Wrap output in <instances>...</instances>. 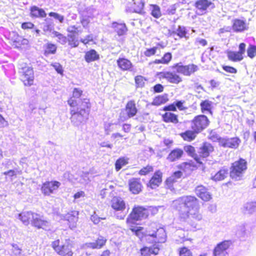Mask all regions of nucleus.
<instances>
[{
	"instance_id": "f257e3e1",
	"label": "nucleus",
	"mask_w": 256,
	"mask_h": 256,
	"mask_svg": "<svg viewBox=\"0 0 256 256\" xmlns=\"http://www.w3.org/2000/svg\"><path fill=\"white\" fill-rule=\"evenodd\" d=\"M172 207L178 212L180 218L182 221L188 222L193 218L200 220L202 216L198 212L199 204L198 200L194 196H182L174 200Z\"/></svg>"
},
{
	"instance_id": "f03ea898",
	"label": "nucleus",
	"mask_w": 256,
	"mask_h": 256,
	"mask_svg": "<svg viewBox=\"0 0 256 256\" xmlns=\"http://www.w3.org/2000/svg\"><path fill=\"white\" fill-rule=\"evenodd\" d=\"M70 120L73 126H79L88 118L90 104L88 99H84L78 106H70Z\"/></svg>"
},
{
	"instance_id": "7ed1b4c3",
	"label": "nucleus",
	"mask_w": 256,
	"mask_h": 256,
	"mask_svg": "<svg viewBox=\"0 0 256 256\" xmlns=\"http://www.w3.org/2000/svg\"><path fill=\"white\" fill-rule=\"evenodd\" d=\"M247 168V162L244 159L240 158L234 162L230 168V176L234 180H240L244 177Z\"/></svg>"
},
{
	"instance_id": "20e7f679",
	"label": "nucleus",
	"mask_w": 256,
	"mask_h": 256,
	"mask_svg": "<svg viewBox=\"0 0 256 256\" xmlns=\"http://www.w3.org/2000/svg\"><path fill=\"white\" fill-rule=\"evenodd\" d=\"M18 73L20 78L24 84L30 86L34 83V74L32 68L28 66L26 63H19L18 65Z\"/></svg>"
},
{
	"instance_id": "39448f33",
	"label": "nucleus",
	"mask_w": 256,
	"mask_h": 256,
	"mask_svg": "<svg viewBox=\"0 0 256 256\" xmlns=\"http://www.w3.org/2000/svg\"><path fill=\"white\" fill-rule=\"evenodd\" d=\"M74 246V242L70 239L66 240L65 242L60 244V240L53 242L52 246L59 254L64 256H72L73 252L72 250Z\"/></svg>"
},
{
	"instance_id": "423d86ee",
	"label": "nucleus",
	"mask_w": 256,
	"mask_h": 256,
	"mask_svg": "<svg viewBox=\"0 0 256 256\" xmlns=\"http://www.w3.org/2000/svg\"><path fill=\"white\" fill-rule=\"evenodd\" d=\"M210 124V120L206 116L203 114L197 116L192 121V129L198 134L206 129Z\"/></svg>"
},
{
	"instance_id": "0eeeda50",
	"label": "nucleus",
	"mask_w": 256,
	"mask_h": 256,
	"mask_svg": "<svg viewBox=\"0 0 256 256\" xmlns=\"http://www.w3.org/2000/svg\"><path fill=\"white\" fill-rule=\"evenodd\" d=\"M148 216V212L146 208L142 206L134 207L132 212L127 218L128 222H132V220H138L146 218Z\"/></svg>"
},
{
	"instance_id": "6e6552de",
	"label": "nucleus",
	"mask_w": 256,
	"mask_h": 256,
	"mask_svg": "<svg viewBox=\"0 0 256 256\" xmlns=\"http://www.w3.org/2000/svg\"><path fill=\"white\" fill-rule=\"evenodd\" d=\"M196 8V13L198 15H202L215 8L214 4L210 0H197L194 4Z\"/></svg>"
},
{
	"instance_id": "1a4fd4ad",
	"label": "nucleus",
	"mask_w": 256,
	"mask_h": 256,
	"mask_svg": "<svg viewBox=\"0 0 256 256\" xmlns=\"http://www.w3.org/2000/svg\"><path fill=\"white\" fill-rule=\"evenodd\" d=\"M112 207L116 211H120V214H116L118 219H124L126 215V212L124 210L126 208V203L124 200L118 196H114L111 201Z\"/></svg>"
},
{
	"instance_id": "9d476101",
	"label": "nucleus",
	"mask_w": 256,
	"mask_h": 256,
	"mask_svg": "<svg viewBox=\"0 0 256 256\" xmlns=\"http://www.w3.org/2000/svg\"><path fill=\"white\" fill-rule=\"evenodd\" d=\"M217 140L220 146L234 149L238 148L241 142L240 140L238 137L219 136L217 138Z\"/></svg>"
},
{
	"instance_id": "9b49d317",
	"label": "nucleus",
	"mask_w": 256,
	"mask_h": 256,
	"mask_svg": "<svg viewBox=\"0 0 256 256\" xmlns=\"http://www.w3.org/2000/svg\"><path fill=\"white\" fill-rule=\"evenodd\" d=\"M172 68L176 69L178 73L182 74L186 76H190L199 70L198 66L196 64H189L184 66L181 62L174 64L172 66Z\"/></svg>"
},
{
	"instance_id": "f8f14e48",
	"label": "nucleus",
	"mask_w": 256,
	"mask_h": 256,
	"mask_svg": "<svg viewBox=\"0 0 256 256\" xmlns=\"http://www.w3.org/2000/svg\"><path fill=\"white\" fill-rule=\"evenodd\" d=\"M106 240L104 237L100 236L96 240L93 242H86L83 244L80 248L86 251V255H90L91 252L90 250L100 249L106 244Z\"/></svg>"
},
{
	"instance_id": "ddd939ff",
	"label": "nucleus",
	"mask_w": 256,
	"mask_h": 256,
	"mask_svg": "<svg viewBox=\"0 0 256 256\" xmlns=\"http://www.w3.org/2000/svg\"><path fill=\"white\" fill-rule=\"evenodd\" d=\"M61 184L56 180L47 181L43 183L41 191L44 196H49L56 193Z\"/></svg>"
},
{
	"instance_id": "4468645a",
	"label": "nucleus",
	"mask_w": 256,
	"mask_h": 256,
	"mask_svg": "<svg viewBox=\"0 0 256 256\" xmlns=\"http://www.w3.org/2000/svg\"><path fill=\"white\" fill-rule=\"evenodd\" d=\"M31 224L38 229L42 228L45 230H50L51 228L50 222L36 213L34 214Z\"/></svg>"
},
{
	"instance_id": "2eb2a0df",
	"label": "nucleus",
	"mask_w": 256,
	"mask_h": 256,
	"mask_svg": "<svg viewBox=\"0 0 256 256\" xmlns=\"http://www.w3.org/2000/svg\"><path fill=\"white\" fill-rule=\"evenodd\" d=\"M78 212L72 210L68 212L66 214H62L60 216V218L62 220H66L68 222V224L69 228L71 230H73L76 227L77 222L78 219Z\"/></svg>"
},
{
	"instance_id": "dca6fc26",
	"label": "nucleus",
	"mask_w": 256,
	"mask_h": 256,
	"mask_svg": "<svg viewBox=\"0 0 256 256\" xmlns=\"http://www.w3.org/2000/svg\"><path fill=\"white\" fill-rule=\"evenodd\" d=\"M232 240H224L218 244L213 250L212 256H226L227 250L232 244Z\"/></svg>"
},
{
	"instance_id": "f3484780",
	"label": "nucleus",
	"mask_w": 256,
	"mask_h": 256,
	"mask_svg": "<svg viewBox=\"0 0 256 256\" xmlns=\"http://www.w3.org/2000/svg\"><path fill=\"white\" fill-rule=\"evenodd\" d=\"M214 150V148L211 144L208 142H204L198 148L197 154L202 162V160L208 157L210 154L213 152Z\"/></svg>"
},
{
	"instance_id": "a211bd4d",
	"label": "nucleus",
	"mask_w": 256,
	"mask_h": 256,
	"mask_svg": "<svg viewBox=\"0 0 256 256\" xmlns=\"http://www.w3.org/2000/svg\"><path fill=\"white\" fill-rule=\"evenodd\" d=\"M232 28L236 32H242L248 29V24L246 20L234 18L232 20Z\"/></svg>"
},
{
	"instance_id": "6ab92c4d",
	"label": "nucleus",
	"mask_w": 256,
	"mask_h": 256,
	"mask_svg": "<svg viewBox=\"0 0 256 256\" xmlns=\"http://www.w3.org/2000/svg\"><path fill=\"white\" fill-rule=\"evenodd\" d=\"M82 90L79 88H74L72 92V96L68 100V104L70 106H78L79 104H81L82 102L85 99L80 98L82 95Z\"/></svg>"
},
{
	"instance_id": "aec40b11",
	"label": "nucleus",
	"mask_w": 256,
	"mask_h": 256,
	"mask_svg": "<svg viewBox=\"0 0 256 256\" xmlns=\"http://www.w3.org/2000/svg\"><path fill=\"white\" fill-rule=\"evenodd\" d=\"M162 172L160 170L156 172L147 184V186L151 189L158 188L162 182Z\"/></svg>"
},
{
	"instance_id": "412c9836",
	"label": "nucleus",
	"mask_w": 256,
	"mask_h": 256,
	"mask_svg": "<svg viewBox=\"0 0 256 256\" xmlns=\"http://www.w3.org/2000/svg\"><path fill=\"white\" fill-rule=\"evenodd\" d=\"M195 192L197 196L204 201L207 202L212 198V196L208 189L202 185L198 186L196 188Z\"/></svg>"
},
{
	"instance_id": "4be33fe9",
	"label": "nucleus",
	"mask_w": 256,
	"mask_h": 256,
	"mask_svg": "<svg viewBox=\"0 0 256 256\" xmlns=\"http://www.w3.org/2000/svg\"><path fill=\"white\" fill-rule=\"evenodd\" d=\"M130 190L134 194H138L141 191L142 188L140 179L132 178L128 180Z\"/></svg>"
},
{
	"instance_id": "5701e85b",
	"label": "nucleus",
	"mask_w": 256,
	"mask_h": 256,
	"mask_svg": "<svg viewBox=\"0 0 256 256\" xmlns=\"http://www.w3.org/2000/svg\"><path fill=\"white\" fill-rule=\"evenodd\" d=\"M42 30L47 34H49L52 36L54 35V24L53 20L50 18H46L44 22L42 24Z\"/></svg>"
},
{
	"instance_id": "b1692460",
	"label": "nucleus",
	"mask_w": 256,
	"mask_h": 256,
	"mask_svg": "<svg viewBox=\"0 0 256 256\" xmlns=\"http://www.w3.org/2000/svg\"><path fill=\"white\" fill-rule=\"evenodd\" d=\"M126 111L127 115L124 118V120L134 116L138 112L134 100H130L128 102L126 106Z\"/></svg>"
},
{
	"instance_id": "393cba45",
	"label": "nucleus",
	"mask_w": 256,
	"mask_h": 256,
	"mask_svg": "<svg viewBox=\"0 0 256 256\" xmlns=\"http://www.w3.org/2000/svg\"><path fill=\"white\" fill-rule=\"evenodd\" d=\"M152 232L155 238L157 244L165 242L166 235L165 230L163 228H156V230H154Z\"/></svg>"
},
{
	"instance_id": "a878e982",
	"label": "nucleus",
	"mask_w": 256,
	"mask_h": 256,
	"mask_svg": "<svg viewBox=\"0 0 256 256\" xmlns=\"http://www.w3.org/2000/svg\"><path fill=\"white\" fill-rule=\"evenodd\" d=\"M118 66L122 70L132 71L133 66L131 62L126 58H119L116 61Z\"/></svg>"
},
{
	"instance_id": "bb28decb",
	"label": "nucleus",
	"mask_w": 256,
	"mask_h": 256,
	"mask_svg": "<svg viewBox=\"0 0 256 256\" xmlns=\"http://www.w3.org/2000/svg\"><path fill=\"white\" fill-rule=\"evenodd\" d=\"M30 16L35 18H44L46 16V14L44 9L34 6L30 8Z\"/></svg>"
},
{
	"instance_id": "cd10ccee",
	"label": "nucleus",
	"mask_w": 256,
	"mask_h": 256,
	"mask_svg": "<svg viewBox=\"0 0 256 256\" xmlns=\"http://www.w3.org/2000/svg\"><path fill=\"white\" fill-rule=\"evenodd\" d=\"M112 27L114 29V32H116L118 36H122L126 34L128 31V28L124 23L113 22L112 24Z\"/></svg>"
},
{
	"instance_id": "c85d7f7f",
	"label": "nucleus",
	"mask_w": 256,
	"mask_h": 256,
	"mask_svg": "<svg viewBox=\"0 0 256 256\" xmlns=\"http://www.w3.org/2000/svg\"><path fill=\"white\" fill-rule=\"evenodd\" d=\"M183 154V150L176 148L170 152L166 158L168 161L173 162L180 159Z\"/></svg>"
},
{
	"instance_id": "c756f323",
	"label": "nucleus",
	"mask_w": 256,
	"mask_h": 256,
	"mask_svg": "<svg viewBox=\"0 0 256 256\" xmlns=\"http://www.w3.org/2000/svg\"><path fill=\"white\" fill-rule=\"evenodd\" d=\"M159 251L158 246L154 244L152 246H144L140 250L142 256H150L151 254H156Z\"/></svg>"
},
{
	"instance_id": "7c9ffc66",
	"label": "nucleus",
	"mask_w": 256,
	"mask_h": 256,
	"mask_svg": "<svg viewBox=\"0 0 256 256\" xmlns=\"http://www.w3.org/2000/svg\"><path fill=\"white\" fill-rule=\"evenodd\" d=\"M228 174L229 170L228 168L224 166L212 176V179L215 182L222 180L228 176Z\"/></svg>"
},
{
	"instance_id": "2f4dec72",
	"label": "nucleus",
	"mask_w": 256,
	"mask_h": 256,
	"mask_svg": "<svg viewBox=\"0 0 256 256\" xmlns=\"http://www.w3.org/2000/svg\"><path fill=\"white\" fill-rule=\"evenodd\" d=\"M162 76L171 83L178 84L182 81V79L179 76L171 72H162Z\"/></svg>"
},
{
	"instance_id": "473e14b6",
	"label": "nucleus",
	"mask_w": 256,
	"mask_h": 256,
	"mask_svg": "<svg viewBox=\"0 0 256 256\" xmlns=\"http://www.w3.org/2000/svg\"><path fill=\"white\" fill-rule=\"evenodd\" d=\"M84 60L88 63L98 60H100V54L96 50L91 49L86 52Z\"/></svg>"
},
{
	"instance_id": "72a5a7b5",
	"label": "nucleus",
	"mask_w": 256,
	"mask_h": 256,
	"mask_svg": "<svg viewBox=\"0 0 256 256\" xmlns=\"http://www.w3.org/2000/svg\"><path fill=\"white\" fill-rule=\"evenodd\" d=\"M34 214L32 212H24L18 214V218L27 226L29 224L30 221L32 222Z\"/></svg>"
},
{
	"instance_id": "f704fd0d",
	"label": "nucleus",
	"mask_w": 256,
	"mask_h": 256,
	"mask_svg": "<svg viewBox=\"0 0 256 256\" xmlns=\"http://www.w3.org/2000/svg\"><path fill=\"white\" fill-rule=\"evenodd\" d=\"M184 150L189 156L192 157L198 164H202L201 159L198 157L197 153H196L195 148L194 146L190 145L185 146Z\"/></svg>"
},
{
	"instance_id": "c9c22d12",
	"label": "nucleus",
	"mask_w": 256,
	"mask_h": 256,
	"mask_svg": "<svg viewBox=\"0 0 256 256\" xmlns=\"http://www.w3.org/2000/svg\"><path fill=\"white\" fill-rule=\"evenodd\" d=\"M162 119L164 122L166 123L176 124L178 122V116L171 112H166L162 115Z\"/></svg>"
},
{
	"instance_id": "e433bc0d",
	"label": "nucleus",
	"mask_w": 256,
	"mask_h": 256,
	"mask_svg": "<svg viewBox=\"0 0 256 256\" xmlns=\"http://www.w3.org/2000/svg\"><path fill=\"white\" fill-rule=\"evenodd\" d=\"M198 134L197 132L192 130H186L180 135L184 140L191 142L195 139Z\"/></svg>"
},
{
	"instance_id": "4c0bfd02",
	"label": "nucleus",
	"mask_w": 256,
	"mask_h": 256,
	"mask_svg": "<svg viewBox=\"0 0 256 256\" xmlns=\"http://www.w3.org/2000/svg\"><path fill=\"white\" fill-rule=\"evenodd\" d=\"M213 102L209 100H206L201 102L200 106L202 113L208 112L212 114V109Z\"/></svg>"
},
{
	"instance_id": "58836bf2",
	"label": "nucleus",
	"mask_w": 256,
	"mask_h": 256,
	"mask_svg": "<svg viewBox=\"0 0 256 256\" xmlns=\"http://www.w3.org/2000/svg\"><path fill=\"white\" fill-rule=\"evenodd\" d=\"M168 100V94H165L163 95H160L156 96L152 102V104L153 106H158L166 103Z\"/></svg>"
},
{
	"instance_id": "ea45409f",
	"label": "nucleus",
	"mask_w": 256,
	"mask_h": 256,
	"mask_svg": "<svg viewBox=\"0 0 256 256\" xmlns=\"http://www.w3.org/2000/svg\"><path fill=\"white\" fill-rule=\"evenodd\" d=\"M244 212L245 214L256 212V202H248L244 205Z\"/></svg>"
},
{
	"instance_id": "a19ab883",
	"label": "nucleus",
	"mask_w": 256,
	"mask_h": 256,
	"mask_svg": "<svg viewBox=\"0 0 256 256\" xmlns=\"http://www.w3.org/2000/svg\"><path fill=\"white\" fill-rule=\"evenodd\" d=\"M227 56L230 60L232 62H240L243 60L244 56L237 52L229 50L227 52Z\"/></svg>"
},
{
	"instance_id": "79ce46f5",
	"label": "nucleus",
	"mask_w": 256,
	"mask_h": 256,
	"mask_svg": "<svg viewBox=\"0 0 256 256\" xmlns=\"http://www.w3.org/2000/svg\"><path fill=\"white\" fill-rule=\"evenodd\" d=\"M44 54L46 56L50 54H54L57 49L56 44L49 42L44 44Z\"/></svg>"
},
{
	"instance_id": "37998d69",
	"label": "nucleus",
	"mask_w": 256,
	"mask_h": 256,
	"mask_svg": "<svg viewBox=\"0 0 256 256\" xmlns=\"http://www.w3.org/2000/svg\"><path fill=\"white\" fill-rule=\"evenodd\" d=\"M187 32L186 31V28L184 26H178V28L175 30H174L172 32V34L174 35L176 34L180 38H186V34Z\"/></svg>"
},
{
	"instance_id": "c03bdc74",
	"label": "nucleus",
	"mask_w": 256,
	"mask_h": 256,
	"mask_svg": "<svg viewBox=\"0 0 256 256\" xmlns=\"http://www.w3.org/2000/svg\"><path fill=\"white\" fill-rule=\"evenodd\" d=\"M144 6V2L140 0H136L134 3V12L141 14L142 12Z\"/></svg>"
},
{
	"instance_id": "a18cd8bd",
	"label": "nucleus",
	"mask_w": 256,
	"mask_h": 256,
	"mask_svg": "<svg viewBox=\"0 0 256 256\" xmlns=\"http://www.w3.org/2000/svg\"><path fill=\"white\" fill-rule=\"evenodd\" d=\"M67 40L68 45L71 48H76L78 46V42L76 39V37L74 35L72 34H68Z\"/></svg>"
},
{
	"instance_id": "49530a36",
	"label": "nucleus",
	"mask_w": 256,
	"mask_h": 256,
	"mask_svg": "<svg viewBox=\"0 0 256 256\" xmlns=\"http://www.w3.org/2000/svg\"><path fill=\"white\" fill-rule=\"evenodd\" d=\"M52 36L57 38V41L62 44H65L68 42L67 37L58 32H54V35Z\"/></svg>"
},
{
	"instance_id": "de8ad7c7",
	"label": "nucleus",
	"mask_w": 256,
	"mask_h": 256,
	"mask_svg": "<svg viewBox=\"0 0 256 256\" xmlns=\"http://www.w3.org/2000/svg\"><path fill=\"white\" fill-rule=\"evenodd\" d=\"M128 164V160L124 158H119L115 163L116 170L118 172L119 171L122 166H126Z\"/></svg>"
},
{
	"instance_id": "09e8293b",
	"label": "nucleus",
	"mask_w": 256,
	"mask_h": 256,
	"mask_svg": "<svg viewBox=\"0 0 256 256\" xmlns=\"http://www.w3.org/2000/svg\"><path fill=\"white\" fill-rule=\"evenodd\" d=\"M235 232L238 238H244L246 234L245 226L244 224L238 226Z\"/></svg>"
},
{
	"instance_id": "8fccbe9b",
	"label": "nucleus",
	"mask_w": 256,
	"mask_h": 256,
	"mask_svg": "<svg viewBox=\"0 0 256 256\" xmlns=\"http://www.w3.org/2000/svg\"><path fill=\"white\" fill-rule=\"evenodd\" d=\"M80 26H68L66 30L68 32L72 34H74L75 36V34H78L80 33H82V30H80Z\"/></svg>"
},
{
	"instance_id": "3c124183",
	"label": "nucleus",
	"mask_w": 256,
	"mask_h": 256,
	"mask_svg": "<svg viewBox=\"0 0 256 256\" xmlns=\"http://www.w3.org/2000/svg\"><path fill=\"white\" fill-rule=\"evenodd\" d=\"M14 42L16 44V46L18 47L20 46H25L28 45V40L18 35L16 36V37L14 40Z\"/></svg>"
},
{
	"instance_id": "603ef678",
	"label": "nucleus",
	"mask_w": 256,
	"mask_h": 256,
	"mask_svg": "<svg viewBox=\"0 0 256 256\" xmlns=\"http://www.w3.org/2000/svg\"><path fill=\"white\" fill-rule=\"evenodd\" d=\"M247 54L248 57L253 58L256 56V46L250 44L247 49Z\"/></svg>"
},
{
	"instance_id": "864d4df0",
	"label": "nucleus",
	"mask_w": 256,
	"mask_h": 256,
	"mask_svg": "<svg viewBox=\"0 0 256 256\" xmlns=\"http://www.w3.org/2000/svg\"><path fill=\"white\" fill-rule=\"evenodd\" d=\"M151 14L156 18H160L161 16V12L159 6L156 5L152 6Z\"/></svg>"
},
{
	"instance_id": "5fc2aeb1",
	"label": "nucleus",
	"mask_w": 256,
	"mask_h": 256,
	"mask_svg": "<svg viewBox=\"0 0 256 256\" xmlns=\"http://www.w3.org/2000/svg\"><path fill=\"white\" fill-rule=\"evenodd\" d=\"M146 80L142 76H138L135 78V82L137 87L142 88L144 86Z\"/></svg>"
},
{
	"instance_id": "6e6d98bb",
	"label": "nucleus",
	"mask_w": 256,
	"mask_h": 256,
	"mask_svg": "<svg viewBox=\"0 0 256 256\" xmlns=\"http://www.w3.org/2000/svg\"><path fill=\"white\" fill-rule=\"evenodd\" d=\"M48 15L50 17H52L58 20L60 23L62 24L64 22V16L58 13L54 12H50Z\"/></svg>"
},
{
	"instance_id": "4d7b16f0",
	"label": "nucleus",
	"mask_w": 256,
	"mask_h": 256,
	"mask_svg": "<svg viewBox=\"0 0 256 256\" xmlns=\"http://www.w3.org/2000/svg\"><path fill=\"white\" fill-rule=\"evenodd\" d=\"M144 238L150 244L154 243V244L158 246V244H157L156 240H155V238L152 232H149L145 236Z\"/></svg>"
},
{
	"instance_id": "13d9d810",
	"label": "nucleus",
	"mask_w": 256,
	"mask_h": 256,
	"mask_svg": "<svg viewBox=\"0 0 256 256\" xmlns=\"http://www.w3.org/2000/svg\"><path fill=\"white\" fill-rule=\"evenodd\" d=\"M177 181L178 180L172 175L166 180V185L168 188L172 189L173 186V184Z\"/></svg>"
},
{
	"instance_id": "bf43d9fd",
	"label": "nucleus",
	"mask_w": 256,
	"mask_h": 256,
	"mask_svg": "<svg viewBox=\"0 0 256 256\" xmlns=\"http://www.w3.org/2000/svg\"><path fill=\"white\" fill-rule=\"evenodd\" d=\"M51 66L54 68L58 74H62L64 70L62 66L58 62H54L51 64Z\"/></svg>"
},
{
	"instance_id": "052dcab7",
	"label": "nucleus",
	"mask_w": 256,
	"mask_h": 256,
	"mask_svg": "<svg viewBox=\"0 0 256 256\" xmlns=\"http://www.w3.org/2000/svg\"><path fill=\"white\" fill-rule=\"evenodd\" d=\"M179 254L180 256H192V254L190 250L186 247L180 249Z\"/></svg>"
},
{
	"instance_id": "680f3d73",
	"label": "nucleus",
	"mask_w": 256,
	"mask_h": 256,
	"mask_svg": "<svg viewBox=\"0 0 256 256\" xmlns=\"http://www.w3.org/2000/svg\"><path fill=\"white\" fill-rule=\"evenodd\" d=\"M152 170L153 168L152 166H147L146 167H144L140 170L139 174L140 175H146Z\"/></svg>"
},
{
	"instance_id": "e2e57ef3",
	"label": "nucleus",
	"mask_w": 256,
	"mask_h": 256,
	"mask_svg": "<svg viewBox=\"0 0 256 256\" xmlns=\"http://www.w3.org/2000/svg\"><path fill=\"white\" fill-rule=\"evenodd\" d=\"M172 58V54L170 52L166 53L162 58L163 64H168Z\"/></svg>"
},
{
	"instance_id": "0e129e2a",
	"label": "nucleus",
	"mask_w": 256,
	"mask_h": 256,
	"mask_svg": "<svg viewBox=\"0 0 256 256\" xmlns=\"http://www.w3.org/2000/svg\"><path fill=\"white\" fill-rule=\"evenodd\" d=\"M158 49V47L155 46L150 48H148L144 52V54L146 56H150L154 55L156 53V51Z\"/></svg>"
},
{
	"instance_id": "69168bd1",
	"label": "nucleus",
	"mask_w": 256,
	"mask_h": 256,
	"mask_svg": "<svg viewBox=\"0 0 256 256\" xmlns=\"http://www.w3.org/2000/svg\"><path fill=\"white\" fill-rule=\"evenodd\" d=\"M222 68V69L227 72L231 74H236L237 72L236 69L232 66H223Z\"/></svg>"
},
{
	"instance_id": "338daca9",
	"label": "nucleus",
	"mask_w": 256,
	"mask_h": 256,
	"mask_svg": "<svg viewBox=\"0 0 256 256\" xmlns=\"http://www.w3.org/2000/svg\"><path fill=\"white\" fill-rule=\"evenodd\" d=\"M184 102V100H176L174 102L176 108H178L180 110H182L185 109L184 107L183 106Z\"/></svg>"
},
{
	"instance_id": "774afa93",
	"label": "nucleus",
	"mask_w": 256,
	"mask_h": 256,
	"mask_svg": "<svg viewBox=\"0 0 256 256\" xmlns=\"http://www.w3.org/2000/svg\"><path fill=\"white\" fill-rule=\"evenodd\" d=\"M80 22L84 28H86L90 22L88 17L82 16L80 18Z\"/></svg>"
}]
</instances>
